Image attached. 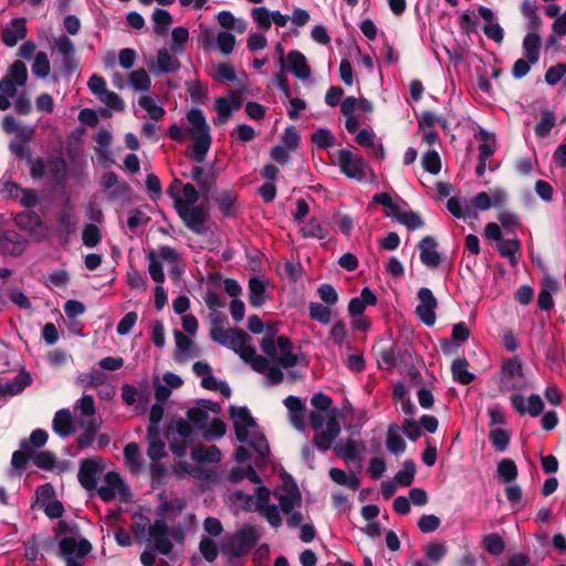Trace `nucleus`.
<instances>
[{"label": "nucleus", "mask_w": 566, "mask_h": 566, "mask_svg": "<svg viewBox=\"0 0 566 566\" xmlns=\"http://www.w3.org/2000/svg\"><path fill=\"white\" fill-rule=\"evenodd\" d=\"M308 314L313 321L324 325L328 324L332 318V310L329 306L317 302H311L308 304Z\"/></svg>", "instance_id": "obj_39"}, {"label": "nucleus", "mask_w": 566, "mask_h": 566, "mask_svg": "<svg viewBox=\"0 0 566 566\" xmlns=\"http://www.w3.org/2000/svg\"><path fill=\"white\" fill-rule=\"evenodd\" d=\"M484 549L494 556L501 555L505 549V542L497 533H491L483 537Z\"/></svg>", "instance_id": "obj_40"}, {"label": "nucleus", "mask_w": 566, "mask_h": 566, "mask_svg": "<svg viewBox=\"0 0 566 566\" xmlns=\"http://www.w3.org/2000/svg\"><path fill=\"white\" fill-rule=\"evenodd\" d=\"M176 210L179 218L191 232L199 235L206 233L205 223L208 219V212L202 206L188 207L184 203Z\"/></svg>", "instance_id": "obj_7"}, {"label": "nucleus", "mask_w": 566, "mask_h": 566, "mask_svg": "<svg viewBox=\"0 0 566 566\" xmlns=\"http://www.w3.org/2000/svg\"><path fill=\"white\" fill-rule=\"evenodd\" d=\"M311 140L321 149H327L335 144L333 133L327 128H318L311 135Z\"/></svg>", "instance_id": "obj_52"}, {"label": "nucleus", "mask_w": 566, "mask_h": 566, "mask_svg": "<svg viewBox=\"0 0 566 566\" xmlns=\"http://www.w3.org/2000/svg\"><path fill=\"white\" fill-rule=\"evenodd\" d=\"M200 385L205 389L220 391V394L226 398L231 397L232 391L229 385L226 381H218V379L212 375V373L201 378Z\"/></svg>", "instance_id": "obj_41"}, {"label": "nucleus", "mask_w": 566, "mask_h": 566, "mask_svg": "<svg viewBox=\"0 0 566 566\" xmlns=\"http://www.w3.org/2000/svg\"><path fill=\"white\" fill-rule=\"evenodd\" d=\"M497 474L503 483H511L518 475L517 465L511 459H503L497 464Z\"/></svg>", "instance_id": "obj_38"}, {"label": "nucleus", "mask_w": 566, "mask_h": 566, "mask_svg": "<svg viewBox=\"0 0 566 566\" xmlns=\"http://www.w3.org/2000/svg\"><path fill=\"white\" fill-rule=\"evenodd\" d=\"M116 496L125 503L132 501L129 486L123 481L117 472L108 471V501Z\"/></svg>", "instance_id": "obj_19"}, {"label": "nucleus", "mask_w": 566, "mask_h": 566, "mask_svg": "<svg viewBox=\"0 0 566 566\" xmlns=\"http://www.w3.org/2000/svg\"><path fill=\"white\" fill-rule=\"evenodd\" d=\"M187 418L189 422H191L199 429H205L208 423L209 415L205 409L200 407H192L188 409Z\"/></svg>", "instance_id": "obj_62"}, {"label": "nucleus", "mask_w": 566, "mask_h": 566, "mask_svg": "<svg viewBox=\"0 0 566 566\" xmlns=\"http://www.w3.org/2000/svg\"><path fill=\"white\" fill-rule=\"evenodd\" d=\"M231 335H237L241 340L249 338V334L241 328L224 329L221 326H213L210 329V338L220 345H224Z\"/></svg>", "instance_id": "obj_33"}, {"label": "nucleus", "mask_w": 566, "mask_h": 566, "mask_svg": "<svg viewBox=\"0 0 566 566\" xmlns=\"http://www.w3.org/2000/svg\"><path fill=\"white\" fill-rule=\"evenodd\" d=\"M448 547L444 543L430 542L424 546V556L433 564H439L447 555Z\"/></svg>", "instance_id": "obj_44"}, {"label": "nucleus", "mask_w": 566, "mask_h": 566, "mask_svg": "<svg viewBox=\"0 0 566 566\" xmlns=\"http://www.w3.org/2000/svg\"><path fill=\"white\" fill-rule=\"evenodd\" d=\"M489 439L495 451H504L511 440V434L507 430L496 428L490 431Z\"/></svg>", "instance_id": "obj_49"}, {"label": "nucleus", "mask_w": 566, "mask_h": 566, "mask_svg": "<svg viewBox=\"0 0 566 566\" xmlns=\"http://www.w3.org/2000/svg\"><path fill=\"white\" fill-rule=\"evenodd\" d=\"M49 184L54 189L64 188L67 176V165L62 156L48 158Z\"/></svg>", "instance_id": "obj_14"}, {"label": "nucleus", "mask_w": 566, "mask_h": 566, "mask_svg": "<svg viewBox=\"0 0 566 566\" xmlns=\"http://www.w3.org/2000/svg\"><path fill=\"white\" fill-rule=\"evenodd\" d=\"M53 430L62 438L73 433V420L69 409H61L55 412L53 418Z\"/></svg>", "instance_id": "obj_27"}, {"label": "nucleus", "mask_w": 566, "mask_h": 566, "mask_svg": "<svg viewBox=\"0 0 566 566\" xmlns=\"http://www.w3.org/2000/svg\"><path fill=\"white\" fill-rule=\"evenodd\" d=\"M13 221L17 227L30 232H34L43 224L41 217L33 210L18 212L14 216Z\"/></svg>", "instance_id": "obj_26"}, {"label": "nucleus", "mask_w": 566, "mask_h": 566, "mask_svg": "<svg viewBox=\"0 0 566 566\" xmlns=\"http://www.w3.org/2000/svg\"><path fill=\"white\" fill-rule=\"evenodd\" d=\"M172 36V44H171V51L175 53H179L184 51V45L189 39V32L188 29L184 27H177L171 32Z\"/></svg>", "instance_id": "obj_63"}, {"label": "nucleus", "mask_w": 566, "mask_h": 566, "mask_svg": "<svg viewBox=\"0 0 566 566\" xmlns=\"http://www.w3.org/2000/svg\"><path fill=\"white\" fill-rule=\"evenodd\" d=\"M147 256L149 260L148 271H149L150 277L156 283L163 284L165 282V274H164L163 265H161L160 261L158 260L156 252L154 250H151Z\"/></svg>", "instance_id": "obj_57"}, {"label": "nucleus", "mask_w": 566, "mask_h": 566, "mask_svg": "<svg viewBox=\"0 0 566 566\" xmlns=\"http://www.w3.org/2000/svg\"><path fill=\"white\" fill-rule=\"evenodd\" d=\"M77 536H64L59 539L57 556L64 559L65 566H84L83 559L92 551V544Z\"/></svg>", "instance_id": "obj_4"}, {"label": "nucleus", "mask_w": 566, "mask_h": 566, "mask_svg": "<svg viewBox=\"0 0 566 566\" xmlns=\"http://www.w3.org/2000/svg\"><path fill=\"white\" fill-rule=\"evenodd\" d=\"M98 115L106 118V107H99L98 113L91 108H84L78 114V120L90 127H95L98 123Z\"/></svg>", "instance_id": "obj_59"}, {"label": "nucleus", "mask_w": 566, "mask_h": 566, "mask_svg": "<svg viewBox=\"0 0 566 566\" xmlns=\"http://www.w3.org/2000/svg\"><path fill=\"white\" fill-rule=\"evenodd\" d=\"M221 452L217 446L197 447L191 450V459L199 464L219 462Z\"/></svg>", "instance_id": "obj_28"}, {"label": "nucleus", "mask_w": 566, "mask_h": 566, "mask_svg": "<svg viewBox=\"0 0 566 566\" xmlns=\"http://www.w3.org/2000/svg\"><path fill=\"white\" fill-rule=\"evenodd\" d=\"M99 473L101 467L96 459H84L81 461L77 479L84 490L96 491L99 499L106 503V484L97 488Z\"/></svg>", "instance_id": "obj_5"}, {"label": "nucleus", "mask_w": 566, "mask_h": 566, "mask_svg": "<svg viewBox=\"0 0 566 566\" xmlns=\"http://www.w3.org/2000/svg\"><path fill=\"white\" fill-rule=\"evenodd\" d=\"M251 17L258 28L263 32L271 29V12L265 7H256L251 10Z\"/></svg>", "instance_id": "obj_55"}, {"label": "nucleus", "mask_w": 566, "mask_h": 566, "mask_svg": "<svg viewBox=\"0 0 566 566\" xmlns=\"http://www.w3.org/2000/svg\"><path fill=\"white\" fill-rule=\"evenodd\" d=\"M238 198V193L231 189H221L216 193L214 201L224 218L237 217L238 210L235 203Z\"/></svg>", "instance_id": "obj_16"}, {"label": "nucleus", "mask_w": 566, "mask_h": 566, "mask_svg": "<svg viewBox=\"0 0 566 566\" xmlns=\"http://www.w3.org/2000/svg\"><path fill=\"white\" fill-rule=\"evenodd\" d=\"M338 166L340 171L349 179L361 181L366 177L367 161L361 156H354L349 149L338 150Z\"/></svg>", "instance_id": "obj_6"}, {"label": "nucleus", "mask_w": 566, "mask_h": 566, "mask_svg": "<svg viewBox=\"0 0 566 566\" xmlns=\"http://www.w3.org/2000/svg\"><path fill=\"white\" fill-rule=\"evenodd\" d=\"M31 376L25 371H21L11 380L6 382L0 381V395L3 397L15 396L22 392L28 386L31 385Z\"/></svg>", "instance_id": "obj_21"}, {"label": "nucleus", "mask_w": 566, "mask_h": 566, "mask_svg": "<svg viewBox=\"0 0 566 566\" xmlns=\"http://www.w3.org/2000/svg\"><path fill=\"white\" fill-rule=\"evenodd\" d=\"M497 251L501 256L507 258L512 266L517 264L516 254L521 252V241L516 238L509 239L497 244Z\"/></svg>", "instance_id": "obj_32"}, {"label": "nucleus", "mask_w": 566, "mask_h": 566, "mask_svg": "<svg viewBox=\"0 0 566 566\" xmlns=\"http://www.w3.org/2000/svg\"><path fill=\"white\" fill-rule=\"evenodd\" d=\"M25 36L27 27L25 19L23 18L12 19L10 25L4 28L2 31V42L9 48L15 46L17 43Z\"/></svg>", "instance_id": "obj_17"}, {"label": "nucleus", "mask_w": 566, "mask_h": 566, "mask_svg": "<svg viewBox=\"0 0 566 566\" xmlns=\"http://www.w3.org/2000/svg\"><path fill=\"white\" fill-rule=\"evenodd\" d=\"M139 106L145 109L153 120H160L164 118L166 111L164 107L157 105L153 97L140 96L138 99Z\"/></svg>", "instance_id": "obj_47"}, {"label": "nucleus", "mask_w": 566, "mask_h": 566, "mask_svg": "<svg viewBox=\"0 0 566 566\" xmlns=\"http://www.w3.org/2000/svg\"><path fill=\"white\" fill-rule=\"evenodd\" d=\"M358 446L360 448H365L363 442H357L353 439H348L343 444H337L334 448V452L337 457L342 458L345 461H355L358 460Z\"/></svg>", "instance_id": "obj_34"}, {"label": "nucleus", "mask_w": 566, "mask_h": 566, "mask_svg": "<svg viewBox=\"0 0 566 566\" xmlns=\"http://www.w3.org/2000/svg\"><path fill=\"white\" fill-rule=\"evenodd\" d=\"M227 97H217L214 101V109L218 116L219 124H226L231 117L233 111H239L242 107V95L238 91L229 90Z\"/></svg>", "instance_id": "obj_9"}, {"label": "nucleus", "mask_w": 566, "mask_h": 566, "mask_svg": "<svg viewBox=\"0 0 566 566\" xmlns=\"http://www.w3.org/2000/svg\"><path fill=\"white\" fill-rule=\"evenodd\" d=\"M329 337L338 347H342L345 344L348 337V329L344 321L339 319L332 326Z\"/></svg>", "instance_id": "obj_61"}, {"label": "nucleus", "mask_w": 566, "mask_h": 566, "mask_svg": "<svg viewBox=\"0 0 566 566\" xmlns=\"http://www.w3.org/2000/svg\"><path fill=\"white\" fill-rule=\"evenodd\" d=\"M148 534L154 539V546L160 554L168 555L172 551L174 545L168 537L169 528L164 518H158L149 525Z\"/></svg>", "instance_id": "obj_11"}, {"label": "nucleus", "mask_w": 566, "mask_h": 566, "mask_svg": "<svg viewBox=\"0 0 566 566\" xmlns=\"http://www.w3.org/2000/svg\"><path fill=\"white\" fill-rule=\"evenodd\" d=\"M17 86L14 81L7 75L0 80V111H7L11 106L9 97L15 96Z\"/></svg>", "instance_id": "obj_36"}, {"label": "nucleus", "mask_w": 566, "mask_h": 566, "mask_svg": "<svg viewBox=\"0 0 566 566\" xmlns=\"http://www.w3.org/2000/svg\"><path fill=\"white\" fill-rule=\"evenodd\" d=\"M180 62L177 57L172 56L165 48L159 49L157 52V66L159 73H172L180 69Z\"/></svg>", "instance_id": "obj_31"}, {"label": "nucleus", "mask_w": 566, "mask_h": 566, "mask_svg": "<svg viewBox=\"0 0 566 566\" xmlns=\"http://www.w3.org/2000/svg\"><path fill=\"white\" fill-rule=\"evenodd\" d=\"M263 353L276 361L282 368H291L300 363V355L293 354V343L286 335H280L274 339V331L268 334L261 340Z\"/></svg>", "instance_id": "obj_3"}, {"label": "nucleus", "mask_w": 566, "mask_h": 566, "mask_svg": "<svg viewBox=\"0 0 566 566\" xmlns=\"http://www.w3.org/2000/svg\"><path fill=\"white\" fill-rule=\"evenodd\" d=\"M286 60L289 63V71L292 72L297 78L304 81L311 76V67L302 52L292 50L287 53Z\"/></svg>", "instance_id": "obj_20"}, {"label": "nucleus", "mask_w": 566, "mask_h": 566, "mask_svg": "<svg viewBox=\"0 0 566 566\" xmlns=\"http://www.w3.org/2000/svg\"><path fill=\"white\" fill-rule=\"evenodd\" d=\"M108 201L118 214L122 221L125 208L132 206V189L127 185H123L113 191H108Z\"/></svg>", "instance_id": "obj_18"}, {"label": "nucleus", "mask_w": 566, "mask_h": 566, "mask_svg": "<svg viewBox=\"0 0 566 566\" xmlns=\"http://www.w3.org/2000/svg\"><path fill=\"white\" fill-rule=\"evenodd\" d=\"M20 448L12 453L11 464L15 470H24L29 459H32L33 455V449L25 440L21 441Z\"/></svg>", "instance_id": "obj_37"}, {"label": "nucleus", "mask_w": 566, "mask_h": 566, "mask_svg": "<svg viewBox=\"0 0 566 566\" xmlns=\"http://www.w3.org/2000/svg\"><path fill=\"white\" fill-rule=\"evenodd\" d=\"M399 430L400 429L397 424H390L387 432V449L395 454L403 453L406 450V442L399 434Z\"/></svg>", "instance_id": "obj_35"}, {"label": "nucleus", "mask_w": 566, "mask_h": 566, "mask_svg": "<svg viewBox=\"0 0 566 566\" xmlns=\"http://www.w3.org/2000/svg\"><path fill=\"white\" fill-rule=\"evenodd\" d=\"M129 84L136 91H149L151 81L145 69H138L129 74Z\"/></svg>", "instance_id": "obj_51"}, {"label": "nucleus", "mask_w": 566, "mask_h": 566, "mask_svg": "<svg viewBox=\"0 0 566 566\" xmlns=\"http://www.w3.org/2000/svg\"><path fill=\"white\" fill-rule=\"evenodd\" d=\"M249 290V304L259 308L263 306L266 302V285L264 281H262L258 276H251L248 283Z\"/></svg>", "instance_id": "obj_23"}, {"label": "nucleus", "mask_w": 566, "mask_h": 566, "mask_svg": "<svg viewBox=\"0 0 566 566\" xmlns=\"http://www.w3.org/2000/svg\"><path fill=\"white\" fill-rule=\"evenodd\" d=\"M32 72L35 76L44 78L50 73V62L45 52H38L35 54Z\"/></svg>", "instance_id": "obj_58"}, {"label": "nucleus", "mask_w": 566, "mask_h": 566, "mask_svg": "<svg viewBox=\"0 0 566 566\" xmlns=\"http://www.w3.org/2000/svg\"><path fill=\"white\" fill-rule=\"evenodd\" d=\"M260 538L254 525H244L234 534L227 536L221 543L220 551L228 556V562L235 565V560L245 556L255 547Z\"/></svg>", "instance_id": "obj_2"}, {"label": "nucleus", "mask_w": 566, "mask_h": 566, "mask_svg": "<svg viewBox=\"0 0 566 566\" xmlns=\"http://www.w3.org/2000/svg\"><path fill=\"white\" fill-rule=\"evenodd\" d=\"M521 13L528 20V28L537 30L542 27L543 21L537 14V8L531 0H524L521 6Z\"/></svg>", "instance_id": "obj_43"}, {"label": "nucleus", "mask_w": 566, "mask_h": 566, "mask_svg": "<svg viewBox=\"0 0 566 566\" xmlns=\"http://www.w3.org/2000/svg\"><path fill=\"white\" fill-rule=\"evenodd\" d=\"M555 113L553 111H544L539 122L535 125L534 132L537 137H546L549 135L555 125Z\"/></svg>", "instance_id": "obj_46"}, {"label": "nucleus", "mask_w": 566, "mask_h": 566, "mask_svg": "<svg viewBox=\"0 0 566 566\" xmlns=\"http://www.w3.org/2000/svg\"><path fill=\"white\" fill-rule=\"evenodd\" d=\"M8 77H11L12 81H14V83L18 85V86H23L25 85L27 81H28V70H27V66L25 64L20 61V60H17L14 61L10 66H9V70H8V73L6 74Z\"/></svg>", "instance_id": "obj_50"}, {"label": "nucleus", "mask_w": 566, "mask_h": 566, "mask_svg": "<svg viewBox=\"0 0 566 566\" xmlns=\"http://www.w3.org/2000/svg\"><path fill=\"white\" fill-rule=\"evenodd\" d=\"M300 231L303 238H316L319 240L326 239L328 234L327 230L315 219H311Z\"/></svg>", "instance_id": "obj_53"}, {"label": "nucleus", "mask_w": 566, "mask_h": 566, "mask_svg": "<svg viewBox=\"0 0 566 566\" xmlns=\"http://www.w3.org/2000/svg\"><path fill=\"white\" fill-rule=\"evenodd\" d=\"M512 408L521 416L528 413L531 417H538L544 411V401L537 394H532L527 399V406L525 399L520 394H514L510 397Z\"/></svg>", "instance_id": "obj_10"}, {"label": "nucleus", "mask_w": 566, "mask_h": 566, "mask_svg": "<svg viewBox=\"0 0 566 566\" xmlns=\"http://www.w3.org/2000/svg\"><path fill=\"white\" fill-rule=\"evenodd\" d=\"M437 245L436 239L430 235L424 237L418 243L421 263L431 269L437 268L441 263V256L437 251Z\"/></svg>", "instance_id": "obj_15"}, {"label": "nucleus", "mask_w": 566, "mask_h": 566, "mask_svg": "<svg viewBox=\"0 0 566 566\" xmlns=\"http://www.w3.org/2000/svg\"><path fill=\"white\" fill-rule=\"evenodd\" d=\"M469 361L465 357L455 358L451 364V374L454 381L469 385L475 379V375L469 371Z\"/></svg>", "instance_id": "obj_25"}, {"label": "nucleus", "mask_w": 566, "mask_h": 566, "mask_svg": "<svg viewBox=\"0 0 566 566\" xmlns=\"http://www.w3.org/2000/svg\"><path fill=\"white\" fill-rule=\"evenodd\" d=\"M28 241L13 230L0 232V253L4 255L19 256L27 247Z\"/></svg>", "instance_id": "obj_13"}, {"label": "nucleus", "mask_w": 566, "mask_h": 566, "mask_svg": "<svg viewBox=\"0 0 566 566\" xmlns=\"http://www.w3.org/2000/svg\"><path fill=\"white\" fill-rule=\"evenodd\" d=\"M187 119L190 124L188 134L193 139L191 157L196 163L202 164L212 144L210 126L200 108H191L187 113Z\"/></svg>", "instance_id": "obj_1"}, {"label": "nucleus", "mask_w": 566, "mask_h": 566, "mask_svg": "<svg viewBox=\"0 0 566 566\" xmlns=\"http://www.w3.org/2000/svg\"><path fill=\"white\" fill-rule=\"evenodd\" d=\"M422 167L427 172L431 175H438L441 170V159L439 153L433 149L428 150L422 157Z\"/></svg>", "instance_id": "obj_56"}, {"label": "nucleus", "mask_w": 566, "mask_h": 566, "mask_svg": "<svg viewBox=\"0 0 566 566\" xmlns=\"http://www.w3.org/2000/svg\"><path fill=\"white\" fill-rule=\"evenodd\" d=\"M199 551L202 557L209 563L214 562L219 554L217 543L209 537L201 538L199 543Z\"/></svg>", "instance_id": "obj_60"}, {"label": "nucleus", "mask_w": 566, "mask_h": 566, "mask_svg": "<svg viewBox=\"0 0 566 566\" xmlns=\"http://www.w3.org/2000/svg\"><path fill=\"white\" fill-rule=\"evenodd\" d=\"M174 336L177 346L175 360L177 363H184L191 357L192 340L179 329H175Z\"/></svg>", "instance_id": "obj_29"}, {"label": "nucleus", "mask_w": 566, "mask_h": 566, "mask_svg": "<svg viewBox=\"0 0 566 566\" xmlns=\"http://www.w3.org/2000/svg\"><path fill=\"white\" fill-rule=\"evenodd\" d=\"M416 464L412 460L403 462V469L395 475V482L401 486H410L415 481Z\"/></svg>", "instance_id": "obj_42"}, {"label": "nucleus", "mask_w": 566, "mask_h": 566, "mask_svg": "<svg viewBox=\"0 0 566 566\" xmlns=\"http://www.w3.org/2000/svg\"><path fill=\"white\" fill-rule=\"evenodd\" d=\"M230 417L234 421H239L243 426H249L251 428H255L258 426L256 421L252 417L250 410L247 407H230Z\"/></svg>", "instance_id": "obj_54"}, {"label": "nucleus", "mask_w": 566, "mask_h": 566, "mask_svg": "<svg viewBox=\"0 0 566 566\" xmlns=\"http://www.w3.org/2000/svg\"><path fill=\"white\" fill-rule=\"evenodd\" d=\"M417 297L419 304L416 307V314L424 325L432 326L437 318L434 312L438 306L437 298L428 287H420Z\"/></svg>", "instance_id": "obj_8"}, {"label": "nucleus", "mask_w": 566, "mask_h": 566, "mask_svg": "<svg viewBox=\"0 0 566 566\" xmlns=\"http://www.w3.org/2000/svg\"><path fill=\"white\" fill-rule=\"evenodd\" d=\"M500 389L505 390H520L522 387L516 384H511L510 380L515 376H523V366L518 357H512L503 361L500 371Z\"/></svg>", "instance_id": "obj_12"}, {"label": "nucleus", "mask_w": 566, "mask_h": 566, "mask_svg": "<svg viewBox=\"0 0 566 566\" xmlns=\"http://www.w3.org/2000/svg\"><path fill=\"white\" fill-rule=\"evenodd\" d=\"M33 463L36 468L51 471L54 469L56 463V457L52 451L44 450L40 452H34L32 455Z\"/></svg>", "instance_id": "obj_48"}, {"label": "nucleus", "mask_w": 566, "mask_h": 566, "mask_svg": "<svg viewBox=\"0 0 566 566\" xmlns=\"http://www.w3.org/2000/svg\"><path fill=\"white\" fill-rule=\"evenodd\" d=\"M291 486L287 489L286 494L279 497L280 507L283 513L290 514L295 506H300L302 502L301 492L293 476L286 473Z\"/></svg>", "instance_id": "obj_22"}, {"label": "nucleus", "mask_w": 566, "mask_h": 566, "mask_svg": "<svg viewBox=\"0 0 566 566\" xmlns=\"http://www.w3.org/2000/svg\"><path fill=\"white\" fill-rule=\"evenodd\" d=\"M217 43L220 52L223 55H229L234 49L235 36L228 31L219 32L217 35Z\"/></svg>", "instance_id": "obj_64"}, {"label": "nucleus", "mask_w": 566, "mask_h": 566, "mask_svg": "<svg viewBox=\"0 0 566 566\" xmlns=\"http://www.w3.org/2000/svg\"><path fill=\"white\" fill-rule=\"evenodd\" d=\"M541 36L536 32L527 33L523 39V55L531 63L536 64L541 57Z\"/></svg>", "instance_id": "obj_24"}, {"label": "nucleus", "mask_w": 566, "mask_h": 566, "mask_svg": "<svg viewBox=\"0 0 566 566\" xmlns=\"http://www.w3.org/2000/svg\"><path fill=\"white\" fill-rule=\"evenodd\" d=\"M154 31L156 34H164L168 27L172 23L171 14L165 9H156L153 12Z\"/></svg>", "instance_id": "obj_45"}, {"label": "nucleus", "mask_w": 566, "mask_h": 566, "mask_svg": "<svg viewBox=\"0 0 566 566\" xmlns=\"http://www.w3.org/2000/svg\"><path fill=\"white\" fill-rule=\"evenodd\" d=\"M545 359L549 369L556 370L562 367L564 361V347L557 340L547 346L545 350Z\"/></svg>", "instance_id": "obj_30"}]
</instances>
